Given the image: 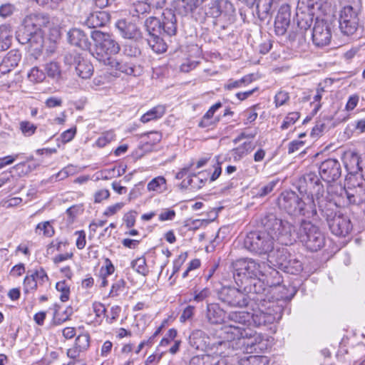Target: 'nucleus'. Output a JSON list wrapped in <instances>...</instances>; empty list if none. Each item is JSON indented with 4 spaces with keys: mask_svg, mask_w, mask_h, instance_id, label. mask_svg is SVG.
Segmentation results:
<instances>
[{
    "mask_svg": "<svg viewBox=\"0 0 365 365\" xmlns=\"http://www.w3.org/2000/svg\"><path fill=\"white\" fill-rule=\"evenodd\" d=\"M262 225L263 230L250 232L245 238L244 246L251 252L259 255H269L274 250L275 238L282 244L291 243L292 224L288 221L270 213L262 219Z\"/></svg>",
    "mask_w": 365,
    "mask_h": 365,
    "instance_id": "obj_1",
    "label": "nucleus"
},
{
    "mask_svg": "<svg viewBox=\"0 0 365 365\" xmlns=\"http://www.w3.org/2000/svg\"><path fill=\"white\" fill-rule=\"evenodd\" d=\"M49 24L47 15H29L24 19L22 29L18 32L16 38L20 43H28L34 51H40L44 43L42 28L47 27Z\"/></svg>",
    "mask_w": 365,
    "mask_h": 365,
    "instance_id": "obj_2",
    "label": "nucleus"
},
{
    "mask_svg": "<svg viewBox=\"0 0 365 365\" xmlns=\"http://www.w3.org/2000/svg\"><path fill=\"white\" fill-rule=\"evenodd\" d=\"M224 338L229 341V346L239 349L247 346L246 350L262 351L267 347V343L260 334L250 329L235 325L225 326L223 328Z\"/></svg>",
    "mask_w": 365,
    "mask_h": 365,
    "instance_id": "obj_3",
    "label": "nucleus"
},
{
    "mask_svg": "<svg viewBox=\"0 0 365 365\" xmlns=\"http://www.w3.org/2000/svg\"><path fill=\"white\" fill-rule=\"evenodd\" d=\"M277 203L280 209L284 210L291 215H299L310 218L317 214L316 204L312 195H307L302 199L295 192L286 190L278 197Z\"/></svg>",
    "mask_w": 365,
    "mask_h": 365,
    "instance_id": "obj_4",
    "label": "nucleus"
},
{
    "mask_svg": "<svg viewBox=\"0 0 365 365\" xmlns=\"http://www.w3.org/2000/svg\"><path fill=\"white\" fill-rule=\"evenodd\" d=\"M336 202L335 198H330L329 202L319 201V210L326 217L331 232L339 237H345L352 229L349 218L341 214H336Z\"/></svg>",
    "mask_w": 365,
    "mask_h": 365,
    "instance_id": "obj_5",
    "label": "nucleus"
},
{
    "mask_svg": "<svg viewBox=\"0 0 365 365\" xmlns=\"http://www.w3.org/2000/svg\"><path fill=\"white\" fill-rule=\"evenodd\" d=\"M91 37L93 41V56L99 62L104 63L120 51V46L113 34L94 30Z\"/></svg>",
    "mask_w": 365,
    "mask_h": 365,
    "instance_id": "obj_6",
    "label": "nucleus"
},
{
    "mask_svg": "<svg viewBox=\"0 0 365 365\" xmlns=\"http://www.w3.org/2000/svg\"><path fill=\"white\" fill-rule=\"evenodd\" d=\"M282 303V301L268 300V302L250 304L253 311L251 319L257 327L280 320L284 310Z\"/></svg>",
    "mask_w": 365,
    "mask_h": 365,
    "instance_id": "obj_7",
    "label": "nucleus"
},
{
    "mask_svg": "<svg viewBox=\"0 0 365 365\" xmlns=\"http://www.w3.org/2000/svg\"><path fill=\"white\" fill-rule=\"evenodd\" d=\"M232 267L235 283L242 287L250 279L261 276L262 268H266V263L258 264L252 259H241L235 262Z\"/></svg>",
    "mask_w": 365,
    "mask_h": 365,
    "instance_id": "obj_8",
    "label": "nucleus"
},
{
    "mask_svg": "<svg viewBox=\"0 0 365 365\" xmlns=\"http://www.w3.org/2000/svg\"><path fill=\"white\" fill-rule=\"evenodd\" d=\"M297 237L307 249L316 252L324 245V237L319 228L310 221L302 220L296 232Z\"/></svg>",
    "mask_w": 365,
    "mask_h": 365,
    "instance_id": "obj_9",
    "label": "nucleus"
},
{
    "mask_svg": "<svg viewBox=\"0 0 365 365\" xmlns=\"http://www.w3.org/2000/svg\"><path fill=\"white\" fill-rule=\"evenodd\" d=\"M219 299L232 307H245L250 305L249 297L243 287H224L219 292Z\"/></svg>",
    "mask_w": 365,
    "mask_h": 365,
    "instance_id": "obj_10",
    "label": "nucleus"
},
{
    "mask_svg": "<svg viewBox=\"0 0 365 365\" xmlns=\"http://www.w3.org/2000/svg\"><path fill=\"white\" fill-rule=\"evenodd\" d=\"M340 190L339 195L342 197H346L347 203L351 205H360L365 201V183L358 184L356 186L342 188L341 186L329 185L327 192H334Z\"/></svg>",
    "mask_w": 365,
    "mask_h": 365,
    "instance_id": "obj_11",
    "label": "nucleus"
},
{
    "mask_svg": "<svg viewBox=\"0 0 365 365\" xmlns=\"http://www.w3.org/2000/svg\"><path fill=\"white\" fill-rule=\"evenodd\" d=\"M242 287L249 297L250 304L268 302L266 299V293L268 292L269 289L265 287L259 277L250 279L248 283L244 284Z\"/></svg>",
    "mask_w": 365,
    "mask_h": 365,
    "instance_id": "obj_12",
    "label": "nucleus"
},
{
    "mask_svg": "<svg viewBox=\"0 0 365 365\" xmlns=\"http://www.w3.org/2000/svg\"><path fill=\"white\" fill-rule=\"evenodd\" d=\"M358 11L351 6H346L341 11L339 29L346 36L354 34L359 26Z\"/></svg>",
    "mask_w": 365,
    "mask_h": 365,
    "instance_id": "obj_13",
    "label": "nucleus"
},
{
    "mask_svg": "<svg viewBox=\"0 0 365 365\" xmlns=\"http://www.w3.org/2000/svg\"><path fill=\"white\" fill-rule=\"evenodd\" d=\"M331 39V28L323 19H317L312 32L313 43L318 47L327 46Z\"/></svg>",
    "mask_w": 365,
    "mask_h": 365,
    "instance_id": "obj_14",
    "label": "nucleus"
},
{
    "mask_svg": "<svg viewBox=\"0 0 365 365\" xmlns=\"http://www.w3.org/2000/svg\"><path fill=\"white\" fill-rule=\"evenodd\" d=\"M321 178L331 183L336 181L341 176V168L339 162L336 159L329 158L323 161L319 167Z\"/></svg>",
    "mask_w": 365,
    "mask_h": 365,
    "instance_id": "obj_15",
    "label": "nucleus"
},
{
    "mask_svg": "<svg viewBox=\"0 0 365 365\" xmlns=\"http://www.w3.org/2000/svg\"><path fill=\"white\" fill-rule=\"evenodd\" d=\"M303 179L307 184V186L310 189H313L315 192V198L317 202V205L319 206V201L321 200L324 202H329L330 198H334V195L332 193L329 195L327 192V195H325L324 190L323 189V185H322L318 175L314 173H306L303 176Z\"/></svg>",
    "mask_w": 365,
    "mask_h": 365,
    "instance_id": "obj_16",
    "label": "nucleus"
},
{
    "mask_svg": "<svg viewBox=\"0 0 365 365\" xmlns=\"http://www.w3.org/2000/svg\"><path fill=\"white\" fill-rule=\"evenodd\" d=\"M235 9L228 0H212L207 4L206 14L212 18L229 16L235 14Z\"/></svg>",
    "mask_w": 365,
    "mask_h": 365,
    "instance_id": "obj_17",
    "label": "nucleus"
},
{
    "mask_svg": "<svg viewBox=\"0 0 365 365\" xmlns=\"http://www.w3.org/2000/svg\"><path fill=\"white\" fill-rule=\"evenodd\" d=\"M103 64L108 66L110 70L113 71L115 76H119L121 73L130 76L137 75L136 67L128 62L125 58H117L114 56Z\"/></svg>",
    "mask_w": 365,
    "mask_h": 365,
    "instance_id": "obj_18",
    "label": "nucleus"
},
{
    "mask_svg": "<svg viewBox=\"0 0 365 365\" xmlns=\"http://www.w3.org/2000/svg\"><path fill=\"white\" fill-rule=\"evenodd\" d=\"M81 21L89 28L101 27L110 21V15L105 11H97L88 14L84 11L80 16Z\"/></svg>",
    "mask_w": 365,
    "mask_h": 365,
    "instance_id": "obj_19",
    "label": "nucleus"
},
{
    "mask_svg": "<svg viewBox=\"0 0 365 365\" xmlns=\"http://www.w3.org/2000/svg\"><path fill=\"white\" fill-rule=\"evenodd\" d=\"M116 28L124 38L139 41L143 38L140 29L134 23L121 19L117 21Z\"/></svg>",
    "mask_w": 365,
    "mask_h": 365,
    "instance_id": "obj_20",
    "label": "nucleus"
},
{
    "mask_svg": "<svg viewBox=\"0 0 365 365\" xmlns=\"http://www.w3.org/2000/svg\"><path fill=\"white\" fill-rule=\"evenodd\" d=\"M21 54L19 50L13 49L7 53L0 63V76L13 71L20 62Z\"/></svg>",
    "mask_w": 365,
    "mask_h": 365,
    "instance_id": "obj_21",
    "label": "nucleus"
},
{
    "mask_svg": "<svg viewBox=\"0 0 365 365\" xmlns=\"http://www.w3.org/2000/svg\"><path fill=\"white\" fill-rule=\"evenodd\" d=\"M290 23V11L287 5L282 6L275 18L274 29L277 35H284Z\"/></svg>",
    "mask_w": 365,
    "mask_h": 365,
    "instance_id": "obj_22",
    "label": "nucleus"
},
{
    "mask_svg": "<svg viewBox=\"0 0 365 365\" xmlns=\"http://www.w3.org/2000/svg\"><path fill=\"white\" fill-rule=\"evenodd\" d=\"M67 36L71 44L78 46L83 50L90 49L91 43L88 36L82 30L72 29L68 32Z\"/></svg>",
    "mask_w": 365,
    "mask_h": 365,
    "instance_id": "obj_23",
    "label": "nucleus"
},
{
    "mask_svg": "<svg viewBox=\"0 0 365 365\" xmlns=\"http://www.w3.org/2000/svg\"><path fill=\"white\" fill-rule=\"evenodd\" d=\"M162 29L168 36L175 35L177 32V19L171 9H165L163 12L161 21Z\"/></svg>",
    "mask_w": 365,
    "mask_h": 365,
    "instance_id": "obj_24",
    "label": "nucleus"
},
{
    "mask_svg": "<svg viewBox=\"0 0 365 365\" xmlns=\"http://www.w3.org/2000/svg\"><path fill=\"white\" fill-rule=\"evenodd\" d=\"M222 106L220 102H217L212 106L210 109L202 117L198 123V126L202 128H207L215 126L219 121L220 117H215V112Z\"/></svg>",
    "mask_w": 365,
    "mask_h": 365,
    "instance_id": "obj_25",
    "label": "nucleus"
},
{
    "mask_svg": "<svg viewBox=\"0 0 365 365\" xmlns=\"http://www.w3.org/2000/svg\"><path fill=\"white\" fill-rule=\"evenodd\" d=\"M76 74L83 79H88L93 74V66L92 63L81 56L75 57Z\"/></svg>",
    "mask_w": 365,
    "mask_h": 365,
    "instance_id": "obj_26",
    "label": "nucleus"
},
{
    "mask_svg": "<svg viewBox=\"0 0 365 365\" xmlns=\"http://www.w3.org/2000/svg\"><path fill=\"white\" fill-rule=\"evenodd\" d=\"M225 313L217 304H208L206 309V319L212 324H221L225 319Z\"/></svg>",
    "mask_w": 365,
    "mask_h": 365,
    "instance_id": "obj_27",
    "label": "nucleus"
},
{
    "mask_svg": "<svg viewBox=\"0 0 365 365\" xmlns=\"http://www.w3.org/2000/svg\"><path fill=\"white\" fill-rule=\"evenodd\" d=\"M13 40V29L9 24L0 25V48L6 51L10 48Z\"/></svg>",
    "mask_w": 365,
    "mask_h": 365,
    "instance_id": "obj_28",
    "label": "nucleus"
},
{
    "mask_svg": "<svg viewBox=\"0 0 365 365\" xmlns=\"http://www.w3.org/2000/svg\"><path fill=\"white\" fill-rule=\"evenodd\" d=\"M207 337L204 331L195 329L189 336V343L191 346L197 350H203L207 345Z\"/></svg>",
    "mask_w": 365,
    "mask_h": 365,
    "instance_id": "obj_29",
    "label": "nucleus"
},
{
    "mask_svg": "<svg viewBox=\"0 0 365 365\" xmlns=\"http://www.w3.org/2000/svg\"><path fill=\"white\" fill-rule=\"evenodd\" d=\"M151 11V8L145 0H138L133 2L129 9V13L138 19L144 18Z\"/></svg>",
    "mask_w": 365,
    "mask_h": 365,
    "instance_id": "obj_30",
    "label": "nucleus"
},
{
    "mask_svg": "<svg viewBox=\"0 0 365 365\" xmlns=\"http://www.w3.org/2000/svg\"><path fill=\"white\" fill-rule=\"evenodd\" d=\"M345 167L351 174H357L362 171L361 157L356 153L347 154L344 159Z\"/></svg>",
    "mask_w": 365,
    "mask_h": 365,
    "instance_id": "obj_31",
    "label": "nucleus"
},
{
    "mask_svg": "<svg viewBox=\"0 0 365 365\" xmlns=\"http://www.w3.org/2000/svg\"><path fill=\"white\" fill-rule=\"evenodd\" d=\"M228 318L232 322L228 326L246 327L251 320V314L247 312H233L229 314Z\"/></svg>",
    "mask_w": 365,
    "mask_h": 365,
    "instance_id": "obj_32",
    "label": "nucleus"
},
{
    "mask_svg": "<svg viewBox=\"0 0 365 365\" xmlns=\"http://www.w3.org/2000/svg\"><path fill=\"white\" fill-rule=\"evenodd\" d=\"M165 106L158 105L144 113L140 118V121L147 123L151 120L160 119L165 115Z\"/></svg>",
    "mask_w": 365,
    "mask_h": 365,
    "instance_id": "obj_33",
    "label": "nucleus"
},
{
    "mask_svg": "<svg viewBox=\"0 0 365 365\" xmlns=\"http://www.w3.org/2000/svg\"><path fill=\"white\" fill-rule=\"evenodd\" d=\"M159 35L160 34H153L148 37L146 41L153 51L155 53H161L167 50V44Z\"/></svg>",
    "mask_w": 365,
    "mask_h": 365,
    "instance_id": "obj_34",
    "label": "nucleus"
},
{
    "mask_svg": "<svg viewBox=\"0 0 365 365\" xmlns=\"http://www.w3.org/2000/svg\"><path fill=\"white\" fill-rule=\"evenodd\" d=\"M255 148V145L252 142H245L242 145L232 150V157L235 160H239L251 153Z\"/></svg>",
    "mask_w": 365,
    "mask_h": 365,
    "instance_id": "obj_35",
    "label": "nucleus"
},
{
    "mask_svg": "<svg viewBox=\"0 0 365 365\" xmlns=\"http://www.w3.org/2000/svg\"><path fill=\"white\" fill-rule=\"evenodd\" d=\"M261 276L265 277L267 284L270 286L279 284L281 282V277L279 272L266 264V268H262Z\"/></svg>",
    "mask_w": 365,
    "mask_h": 365,
    "instance_id": "obj_36",
    "label": "nucleus"
},
{
    "mask_svg": "<svg viewBox=\"0 0 365 365\" xmlns=\"http://www.w3.org/2000/svg\"><path fill=\"white\" fill-rule=\"evenodd\" d=\"M197 7V0H177L176 10L182 15L191 13Z\"/></svg>",
    "mask_w": 365,
    "mask_h": 365,
    "instance_id": "obj_37",
    "label": "nucleus"
},
{
    "mask_svg": "<svg viewBox=\"0 0 365 365\" xmlns=\"http://www.w3.org/2000/svg\"><path fill=\"white\" fill-rule=\"evenodd\" d=\"M145 27L148 32V37L153 34H161V21L156 17L150 16L145 21Z\"/></svg>",
    "mask_w": 365,
    "mask_h": 365,
    "instance_id": "obj_38",
    "label": "nucleus"
},
{
    "mask_svg": "<svg viewBox=\"0 0 365 365\" xmlns=\"http://www.w3.org/2000/svg\"><path fill=\"white\" fill-rule=\"evenodd\" d=\"M288 259L287 262L282 263V270L287 273L297 274L302 270V264L296 258L291 257Z\"/></svg>",
    "mask_w": 365,
    "mask_h": 365,
    "instance_id": "obj_39",
    "label": "nucleus"
},
{
    "mask_svg": "<svg viewBox=\"0 0 365 365\" xmlns=\"http://www.w3.org/2000/svg\"><path fill=\"white\" fill-rule=\"evenodd\" d=\"M35 232L38 235L51 237L54 235V229L50 222L46 221L37 225Z\"/></svg>",
    "mask_w": 365,
    "mask_h": 365,
    "instance_id": "obj_40",
    "label": "nucleus"
},
{
    "mask_svg": "<svg viewBox=\"0 0 365 365\" xmlns=\"http://www.w3.org/2000/svg\"><path fill=\"white\" fill-rule=\"evenodd\" d=\"M165 184L166 181L163 177H157L148 184V190L161 192L165 189Z\"/></svg>",
    "mask_w": 365,
    "mask_h": 365,
    "instance_id": "obj_41",
    "label": "nucleus"
},
{
    "mask_svg": "<svg viewBox=\"0 0 365 365\" xmlns=\"http://www.w3.org/2000/svg\"><path fill=\"white\" fill-rule=\"evenodd\" d=\"M16 11V6L15 4L5 1L0 4V17L6 19L11 16Z\"/></svg>",
    "mask_w": 365,
    "mask_h": 365,
    "instance_id": "obj_42",
    "label": "nucleus"
},
{
    "mask_svg": "<svg viewBox=\"0 0 365 365\" xmlns=\"http://www.w3.org/2000/svg\"><path fill=\"white\" fill-rule=\"evenodd\" d=\"M19 130L25 137H31L36 133L37 126L29 120H22L19 123Z\"/></svg>",
    "mask_w": 365,
    "mask_h": 365,
    "instance_id": "obj_43",
    "label": "nucleus"
},
{
    "mask_svg": "<svg viewBox=\"0 0 365 365\" xmlns=\"http://www.w3.org/2000/svg\"><path fill=\"white\" fill-rule=\"evenodd\" d=\"M115 138V135L113 131H106L102 133V135L98 138V140L96 142V145L99 148H103L107 144L114 140Z\"/></svg>",
    "mask_w": 365,
    "mask_h": 365,
    "instance_id": "obj_44",
    "label": "nucleus"
},
{
    "mask_svg": "<svg viewBox=\"0 0 365 365\" xmlns=\"http://www.w3.org/2000/svg\"><path fill=\"white\" fill-rule=\"evenodd\" d=\"M45 71L47 75L53 78H59L61 76V69L57 62L51 61L46 63L45 66Z\"/></svg>",
    "mask_w": 365,
    "mask_h": 365,
    "instance_id": "obj_45",
    "label": "nucleus"
},
{
    "mask_svg": "<svg viewBox=\"0 0 365 365\" xmlns=\"http://www.w3.org/2000/svg\"><path fill=\"white\" fill-rule=\"evenodd\" d=\"M269 258L275 257L274 265L281 269H282V265L281 264V262L284 263V262H287L288 260L287 252L286 250H284V249L277 250L275 252V253L274 254V256H272L269 254Z\"/></svg>",
    "mask_w": 365,
    "mask_h": 365,
    "instance_id": "obj_46",
    "label": "nucleus"
},
{
    "mask_svg": "<svg viewBox=\"0 0 365 365\" xmlns=\"http://www.w3.org/2000/svg\"><path fill=\"white\" fill-rule=\"evenodd\" d=\"M90 345V336L88 334H80L76 339L75 346L81 351L86 350Z\"/></svg>",
    "mask_w": 365,
    "mask_h": 365,
    "instance_id": "obj_47",
    "label": "nucleus"
},
{
    "mask_svg": "<svg viewBox=\"0 0 365 365\" xmlns=\"http://www.w3.org/2000/svg\"><path fill=\"white\" fill-rule=\"evenodd\" d=\"M56 288L57 291L60 292L61 293L60 296V299L62 302H66L69 299V294H70V287L67 284L65 280L61 281L56 283Z\"/></svg>",
    "mask_w": 365,
    "mask_h": 365,
    "instance_id": "obj_48",
    "label": "nucleus"
},
{
    "mask_svg": "<svg viewBox=\"0 0 365 365\" xmlns=\"http://www.w3.org/2000/svg\"><path fill=\"white\" fill-rule=\"evenodd\" d=\"M267 361V358L264 356L252 355L247 358V359H242V365H263Z\"/></svg>",
    "mask_w": 365,
    "mask_h": 365,
    "instance_id": "obj_49",
    "label": "nucleus"
},
{
    "mask_svg": "<svg viewBox=\"0 0 365 365\" xmlns=\"http://www.w3.org/2000/svg\"><path fill=\"white\" fill-rule=\"evenodd\" d=\"M132 267L139 274L143 275H146L148 273V268L146 266L145 259L144 257H139L133 261Z\"/></svg>",
    "mask_w": 365,
    "mask_h": 365,
    "instance_id": "obj_50",
    "label": "nucleus"
},
{
    "mask_svg": "<svg viewBox=\"0 0 365 365\" xmlns=\"http://www.w3.org/2000/svg\"><path fill=\"white\" fill-rule=\"evenodd\" d=\"M29 79L34 83H38L43 81L45 78L44 73L38 69L37 67H34L28 73Z\"/></svg>",
    "mask_w": 365,
    "mask_h": 365,
    "instance_id": "obj_51",
    "label": "nucleus"
},
{
    "mask_svg": "<svg viewBox=\"0 0 365 365\" xmlns=\"http://www.w3.org/2000/svg\"><path fill=\"white\" fill-rule=\"evenodd\" d=\"M299 118V113L297 112L289 113L284 118L281 128L287 129L291 125H293Z\"/></svg>",
    "mask_w": 365,
    "mask_h": 365,
    "instance_id": "obj_52",
    "label": "nucleus"
},
{
    "mask_svg": "<svg viewBox=\"0 0 365 365\" xmlns=\"http://www.w3.org/2000/svg\"><path fill=\"white\" fill-rule=\"evenodd\" d=\"M120 175V173L119 168L117 170L115 168L110 169H106L101 170L98 173V179L108 180L112 178H114L115 176H119Z\"/></svg>",
    "mask_w": 365,
    "mask_h": 365,
    "instance_id": "obj_53",
    "label": "nucleus"
},
{
    "mask_svg": "<svg viewBox=\"0 0 365 365\" xmlns=\"http://www.w3.org/2000/svg\"><path fill=\"white\" fill-rule=\"evenodd\" d=\"M195 309V307L194 306L189 305L186 307L180 316V322L185 323L187 321L191 320L194 316Z\"/></svg>",
    "mask_w": 365,
    "mask_h": 365,
    "instance_id": "obj_54",
    "label": "nucleus"
},
{
    "mask_svg": "<svg viewBox=\"0 0 365 365\" xmlns=\"http://www.w3.org/2000/svg\"><path fill=\"white\" fill-rule=\"evenodd\" d=\"M211 294L210 289L209 288H204L202 290H195L193 301L200 302L206 299Z\"/></svg>",
    "mask_w": 365,
    "mask_h": 365,
    "instance_id": "obj_55",
    "label": "nucleus"
},
{
    "mask_svg": "<svg viewBox=\"0 0 365 365\" xmlns=\"http://www.w3.org/2000/svg\"><path fill=\"white\" fill-rule=\"evenodd\" d=\"M125 284V282L123 279H119L115 282L111 287L109 296L112 297L118 296L123 290Z\"/></svg>",
    "mask_w": 365,
    "mask_h": 365,
    "instance_id": "obj_56",
    "label": "nucleus"
},
{
    "mask_svg": "<svg viewBox=\"0 0 365 365\" xmlns=\"http://www.w3.org/2000/svg\"><path fill=\"white\" fill-rule=\"evenodd\" d=\"M24 287L26 292L30 289H35L37 287L36 279H34V275L31 274L24 278Z\"/></svg>",
    "mask_w": 365,
    "mask_h": 365,
    "instance_id": "obj_57",
    "label": "nucleus"
},
{
    "mask_svg": "<svg viewBox=\"0 0 365 365\" xmlns=\"http://www.w3.org/2000/svg\"><path fill=\"white\" fill-rule=\"evenodd\" d=\"M32 275H34V279H36V283L38 282L41 284L48 280V277L43 268H39L36 270Z\"/></svg>",
    "mask_w": 365,
    "mask_h": 365,
    "instance_id": "obj_58",
    "label": "nucleus"
},
{
    "mask_svg": "<svg viewBox=\"0 0 365 365\" xmlns=\"http://www.w3.org/2000/svg\"><path fill=\"white\" fill-rule=\"evenodd\" d=\"M289 95L287 92L279 91L274 97V102L277 107L284 105L289 100Z\"/></svg>",
    "mask_w": 365,
    "mask_h": 365,
    "instance_id": "obj_59",
    "label": "nucleus"
},
{
    "mask_svg": "<svg viewBox=\"0 0 365 365\" xmlns=\"http://www.w3.org/2000/svg\"><path fill=\"white\" fill-rule=\"evenodd\" d=\"M62 103V98L55 96H51L48 98L45 101L46 106L49 108L61 106Z\"/></svg>",
    "mask_w": 365,
    "mask_h": 365,
    "instance_id": "obj_60",
    "label": "nucleus"
},
{
    "mask_svg": "<svg viewBox=\"0 0 365 365\" xmlns=\"http://www.w3.org/2000/svg\"><path fill=\"white\" fill-rule=\"evenodd\" d=\"M115 270L114 266L109 259H106L105 266L101 269V274L103 276H108L113 273Z\"/></svg>",
    "mask_w": 365,
    "mask_h": 365,
    "instance_id": "obj_61",
    "label": "nucleus"
},
{
    "mask_svg": "<svg viewBox=\"0 0 365 365\" xmlns=\"http://www.w3.org/2000/svg\"><path fill=\"white\" fill-rule=\"evenodd\" d=\"M110 196V192L106 189L98 190L94 194V202L96 203L101 202L103 200L108 199Z\"/></svg>",
    "mask_w": 365,
    "mask_h": 365,
    "instance_id": "obj_62",
    "label": "nucleus"
},
{
    "mask_svg": "<svg viewBox=\"0 0 365 365\" xmlns=\"http://www.w3.org/2000/svg\"><path fill=\"white\" fill-rule=\"evenodd\" d=\"M75 235H78L76 239V247L79 250L83 249L86 244L85 232L83 230L76 231Z\"/></svg>",
    "mask_w": 365,
    "mask_h": 365,
    "instance_id": "obj_63",
    "label": "nucleus"
},
{
    "mask_svg": "<svg viewBox=\"0 0 365 365\" xmlns=\"http://www.w3.org/2000/svg\"><path fill=\"white\" fill-rule=\"evenodd\" d=\"M76 133V128H70L64 132H63L61 135V141L63 143H66L71 141L75 136Z\"/></svg>",
    "mask_w": 365,
    "mask_h": 365,
    "instance_id": "obj_64",
    "label": "nucleus"
}]
</instances>
